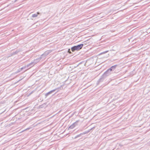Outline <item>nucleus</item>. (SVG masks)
I'll return each instance as SVG.
<instances>
[{"label": "nucleus", "instance_id": "nucleus-1", "mask_svg": "<svg viewBox=\"0 0 150 150\" xmlns=\"http://www.w3.org/2000/svg\"><path fill=\"white\" fill-rule=\"evenodd\" d=\"M83 45L81 44L77 46H74L71 48V50L73 52L75 50H79L81 49L83 47Z\"/></svg>", "mask_w": 150, "mask_h": 150}, {"label": "nucleus", "instance_id": "nucleus-2", "mask_svg": "<svg viewBox=\"0 0 150 150\" xmlns=\"http://www.w3.org/2000/svg\"><path fill=\"white\" fill-rule=\"evenodd\" d=\"M37 63V62L35 61V60L34 61V62H32L30 63L29 64L27 65L26 66L23 67L21 69V70L18 71V72L21 71L22 69H25L26 67H28L30 66L31 67L33 66L34 64H35Z\"/></svg>", "mask_w": 150, "mask_h": 150}, {"label": "nucleus", "instance_id": "nucleus-3", "mask_svg": "<svg viewBox=\"0 0 150 150\" xmlns=\"http://www.w3.org/2000/svg\"><path fill=\"white\" fill-rule=\"evenodd\" d=\"M111 74V72L109 71V70H108L104 73L102 77L103 78H105L106 77Z\"/></svg>", "mask_w": 150, "mask_h": 150}, {"label": "nucleus", "instance_id": "nucleus-4", "mask_svg": "<svg viewBox=\"0 0 150 150\" xmlns=\"http://www.w3.org/2000/svg\"><path fill=\"white\" fill-rule=\"evenodd\" d=\"M77 125V122H75L71 125L68 128V129H72L74 128Z\"/></svg>", "mask_w": 150, "mask_h": 150}, {"label": "nucleus", "instance_id": "nucleus-5", "mask_svg": "<svg viewBox=\"0 0 150 150\" xmlns=\"http://www.w3.org/2000/svg\"><path fill=\"white\" fill-rule=\"evenodd\" d=\"M56 90V89H55L53 90H52V91H49V92H48V93H47L46 94V96H47L49 95L55 91Z\"/></svg>", "mask_w": 150, "mask_h": 150}, {"label": "nucleus", "instance_id": "nucleus-6", "mask_svg": "<svg viewBox=\"0 0 150 150\" xmlns=\"http://www.w3.org/2000/svg\"><path fill=\"white\" fill-rule=\"evenodd\" d=\"M40 14V13L37 12L36 13L33 14L32 15V17L33 18L36 17L38 16V15Z\"/></svg>", "mask_w": 150, "mask_h": 150}, {"label": "nucleus", "instance_id": "nucleus-7", "mask_svg": "<svg viewBox=\"0 0 150 150\" xmlns=\"http://www.w3.org/2000/svg\"><path fill=\"white\" fill-rule=\"evenodd\" d=\"M86 133H81L80 134H78V135H77V136H76L74 138V139H75L78 137H80V136L83 135L85 134H86Z\"/></svg>", "mask_w": 150, "mask_h": 150}, {"label": "nucleus", "instance_id": "nucleus-8", "mask_svg": "<svg viewBox=\"0 0 150 150\" xmlns=\"http://www.w3.org/2000/svg\"><path fill=\"white\" fill-rule=\"evenodd\" d=\"M116 66H117V65H115L112 66V67H111V68L113 70H114L115 69Z\"/></svg>", "mask_w": 150, "mask_h": 150}, {"label": "nucleus", "instance_id": "nucleus-9", "mask_svg": "<svg viewBox=\"0 0 150 150\" xmlns=\"http://www.w3.org/2000/svg\"><path fill=\"white\" fill-rule=\"evenodd\" d=\"M48 53V52H46L44 54H43L42 56H45Z\"/></svg>", "mask_w": 150, "mask_h": 150}, {"label": "nucleus", "instance_id": "nucleus-10", "mask_svg": "<svg viewBox=\"0 0 150 150\" xmlns=\"http://www.w3.org/2000/svg\"><path fill=\"white\" fill-rule=\"evenodd\" d=\"M108 52V51H105V52H103L100 53V54H104L105 53H107Z\"/></svg>", "mask_w": 150, "mask_h": 150}, {"label": "nucleus", "instance_id": "nucleus-11", "mask_svg": "<svg viewBox=\"0 0 150 150\" xmlns=\"http://www.w3.org/2000/svg\"><path fill=\"white\" fill-rule=\"evenodd\" d=\"M108 70H109V71L111 72L112 70H113L111 68V67L109 69H108Z\"/></svg>", "mask_w": 150, "mask_h": 150}, {"label": "nucleus", "instance_id": "nucleus-12", "mask_svg": "<svg viewBox=\"0 0 150 150\" xmlns=\"http://www.w3.org/2000/svg\"><path fill=\"white\" fill-rule=\"evenodd\" d=\"M18 52V51H16L15 52H13V54H17V53Z\"/></svg>", "mask_w": 150, "mask_h": 150}, {"label": "nucleus", "instance_id": "nucleus-13", "mask_svg": "<svg viewBox=\"0 0 150 150\" xmlns=\"http://www.w3.org/2000/svg\"><path fill=\"white\" fill-rule=\"evenodd\" d=\"M68 52L70 53H71V52L70 51V50L69 49Z\"/></svg>", "mask_w": 150, "mask_h": 150}, {"label": "nucleus", "instance_id": "nucleus-14", "mask_svg": "<svg viewBox=\"0 0 150 150\" xmlns=\"http://www.w3.org/2000/svg\"><path fill=\"white\" fill-rule=\"evenodd\" d=\"M17 0H15V1H17Z\"/></svg>", "mask_w": 150, "mask_h": 150}]
</instances>
